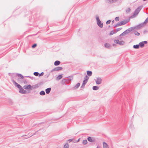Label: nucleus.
Wrapping results in <instances>:
<instances>
[{
	"label": "nucleus",
	"instance_id": "864d4df0",
	"mask_svg": "<svg viewBox=\"0 0 148 148\" xmlns=\"http://www.w3.org/2000/svg\"><path fill=\"white\" fill-rule=\"evenodd\" d=\"M114 21H112V22H113Z\"/></svg>",
	"mask_w": 148,
	"mask_h": 148
},
{
	"label": "nucleus",
	"instance_id": "f3484780",
	"mask_svg": "<svg viewBox=\"0 0 148 148\" xmlns=\"http://www.w3.org/2000/svg\"><path fill=\"white\" fill-rule=\"evenodd\" d=\"M62 77V75H59L57 77L56 79L57 80H60Z\"/></svg>",
	"mask_w": 148,
	"mask_h": 148
},
{
	"label": "nucleus",
	"instance_id": "c85d7f7f",
	"mask_svg": "<svg viewBox=\"0 0 148 148\" xmlns=\"http://www.w3.org/2000/svg\"><path fill=\"white\" fill-rule=\"evenodd\" d=\"M121 26V22L118 23L115 26V27Z\"/></svg>",
	"mask_w": 148,
	"mask_h": 148
},
{
	"label": "nucleus",
	"instance_id": "2f4dec72",
	"mask_svg": "<svg viewBox=\"0 0 148 148\" xmlns=\"http://www.w3.org/2000/svg\"><path fill=\"white\" fill-rule=\"evenodd\" d=\"M134 34L136 35H137V36H138L140 35L139 33L137 31L135 32Z\"/></svg>",
	"mask_w": 148,
	"mask_h": 148
},
{
	"label": "nucleus",
	"instance_id": "4468645a",
	"mask_svg": "<svg viewBox=\"0 0 148 148\" xmlns=\"http://www.w3.org/2000/svg\"><path fill=\"white\" fill-rule=\"evenodd\" d=\"M60 63V61L57 60L55 61L54 62V65L55 66H58L59 65Z\"/></svg>",
	"mask_w": 148,
	"mask_h": 148
},
{
	"label": "nucleus",
	"instance_id": "b1692460",
	"mask_svg": "<svg viewBox=\"0 0 148 148\" xmlns=\"http://www.w3.org/2000/svg\"><path fill=\"white\" fill-rule=\"evenodd\" d=\"M117 0H108L110 3H112L116 1Z\"/></svg>",
	"mask_w": 148,
	"mask_h": 148
},
{
	"label": "nucleus",
	"instance_id": "473e14b6",
	"mask_svg": "<svg viewBox=\"0 0 148 148\" xmlns=\"http://www.w3.org/2000/svg\"><path fill=\"white\" fill-rule=\"evenodd\" d=\"M115 20L116 21H118L119 20V17H116L115 18Z\"/></svg>",
	"mask_w": 148,
	"mask_h": 148
},
{
	"label": "nucleus",
	"instance_id": "a19ab883",
	"mask_svg": "<svg viewBox=\"0 0 148 148\" xmlns=\"http://www.w3.org/2000/svg\"><path fill=\"white\" fill-rule=\"evenodd\" d=\"M73 139H69L68 140V141H69L70 142H71V141H73Z\"/></svg>",
	"mask_w": 148,
	"mask_h": 148
},
{
	"label": "nucleus",
	"instance_id": "f704fd0d",
	"mask_svg": "<svg viewBox=\"0 0 148 148\" xmlns=\"http://www.w3.org/2000/svg\"><path fill=\"white\" fill-rule=\"evenodd\" d=\"M130 11V8H128L126 10V12L127 13L129 12Z\"/></svg>",
	"mask_w": 148,
	"mask_h": 148
},
{
	"label": "nucleus",
	"instance_id": "a18cd8bd",
	"mask_svg": "<svg viewBox=\"0 0 148 148\" xmlns=\"http://www.w3.org/2000/svg\"><path fill=\"white\" fill-rule=\"evenodd\" d=\"M97 148H100V147L99 146H97Z\"/></svg>",
	"mask_w": 148,
	"mask_h": 148
},
{
	"label": "nucleus",
	"instance_id": "09e8293b",
	"mask_svg": "<svg viewBox=\"0 0 148 148\" xmlns=\"http://www.w3.org/2000/svg\"><path fill=\"white\" fill-rule=\"evenodd\" d=\"M35 133H34V134H33V135H35Z\"/></svg>",
	"mask_w": 148,
	"mask_h": 148
},
{
	"label": "nucleus",
	"instance_id": "bb28decb",
	"mask_svg": "<svg viewBox=\"0 0 148 148\" xmlns=\"http://www.w3.org/2000/svg\"><path fill=\"white\" fill-rule=\"evenodd\" d=\"M16 75L19 77H20L21 79L23 78V76L21 74H17Z\"/></svg>",
	"mask_w": 148,
	"mask_h": 148
},
{
	"label": "nucleus",
	"instance_id": "1a4fd4ad",
	"mask_svg": "<svg viewBox=\"0 0 148 148\" xmlns=\"http://www.w3.org/2000/svg\"><path fill=\"white\" fill-rule=\"evenodd\" d=\"M19 92L22 94H26L27 93V91L24 90L22 87L19 89Z\"/></svg>",
	"mask_w": 148,
	"mask_h": 148
},
{
	"label": "nucleus",
	"instance_id": "de8ad7c7",
	"mask_svg": "<svg viewBox=\"0 0 148 148\" xmlns=\"http://www.w3.org/2000/svg\"><path fill=\"white\" fill-rule=\"evenodd\" d=\"M56 148H60V147H57Z\"/></svg>",
	"mask_w": 148,
	"mask_h": 148
},
{
	"label": "nucleus",
	"instance_id": "79ce46f5",
	"mask_svg": "<svg viewBox=\"0 0 148 148\" xmlns=\"http://www.w3.org/2000/svg\"><path fill=\"white\" fill-rule=\"evenodd\" d=\"M121 28H119L116 29L117 31H119L120 30H121Z\"/></svg>",
	"mask_w": 148,
	"mask_h": 148
},
{
	"label": "nucleus",
	"instance_id": "a211bd4d",
	"mask_svg": "<svg viewBox=\"0 0 148 148\" xmlns=\"http://www.w3.org/2000/svg\"><path fill=\"white\" fill-rule=\"evenodd\" d=\"M104 46L106 48H109L110 47V45L109 44L106 43L104 45Z\"/></svg>",
	"mask_w": 148,
	"mask_h": 148
},
{
	"label": "nucleus",
	"instance_id": "4be33fe9",
	"mask_svg": "<svg viewBox=\"0 0 148 148\" xmlns=\"http://www.w3.org/2000/svg\"><path fill=\"white\" fill-rule=\"evenodd\" d=\"M88 140L90 142H92L93 141L92 138L91 137H89L87 138Z\"/></svg>",
	"mask_w": 148,
	"mask_h": 148
},
{
	"label": "nucleus",
	"instance_id": "e433bc0d",
	"mask_svg": "<svg viewBox=\"0 0 148 148\" xmlns=\"http://www.w3.org/2000/svg\"><path fill=\"white\" fill-rule=\"evenodd\" d=\"M114 34V32L113 31H111L110 33V35H112Z\"/></svg>",
	"mask_w": 148,
	"mask_h": 148
},
{
	"label": "nucleus",
	"instance_id": "aec40b11",
	"mask_svg": "<svg viewBox=\"0 0 148 148\" xmlns=\"http://www.w3.org/2000/svg\"><path fill=\"white\" fill-rule=\"evenodd\" d=\"M139 45H135L133 46V48L134 49H138L139 48Z\"/></svg>",
	"mask_w": 148,
	"mask_h": 148
},
{
	"label": "nucleus",
	"instance_id": "6ab92c4d",
	"mask_svg": "<svg viewBox=\"0 0 148 148\" xmlns=\"http://www.w3.org/2000/svg\"><path fill=\"white\" fill-rule=\"evenodd\" d=\"M139 46L141 47H143L144 46V44L142 42H140L139 44Z\"/></svg>",
	"mask_w": 148,
	"mask_h": 148
},
{
	"label": "nucleus",
	"instance_id": "393cba45",
	"mask_svg": "<svg viewBox=\"0 0 148 148\" xmlns=\"http://www.w3.org/2000/svg\"><path fill=\"white\" fill-rule=\"evenodd\" d=\"M87 143V141L86 140H83L82 142V144L84 145H86Z\"/></svg>",
	"mask_w": 148,
	"mask_h": 148
},
{
	"label": "nucleus",
	"instance_id": "39448f33",
	"mask_svg": "<svg viewBox=\"0 0 148 148\" xmlns=\"http://www.w3.org/2000/svg\"><path fill=\"white\" fill-rule=\"evenodd\" d=\"M132 30H133V29H132V27H131L128 29H127L126 30L125 32H123L122 34H121L120 35V36L122 35H125L129 33H130V32Z\"/></svg>",
	"mask_w": 148,
	"mask_h": 148
},
{
	"label": "nucleus",
	"instance_id": "4c0bfd02",
	"mask_svg": "<svg viewBox=\"0 0 148 148\" xmlns=\"http://www.w3.org/2000/svg\"><path fill=\"white\" fill-rule=\"evenodd\" d=\"M36 46H37L36 44H34L32 45V47L33 48H34L35 47H36Z\"/></svg>",
	"mask_w": 148,
	"mask_h": 148
},
{
	"label": "nucleus",
	"instance_id": "f8f14e48",
	"mask_svg": "<svg viewBox=\"0 0 148 148\" xmlns=\"http://www.w3.org/2000/svg\"><path fill=\"white\" fill-rule=\"evenodd\" d=\"M128 22V21L127 20L123 21L121 22V25H123L127 23Z\"/></svg>",
	"mask_w": 148,
	"mask_h": 148
},
{
	"label": "nucleus",
	"instance_id": "6e6552de",
	"mask_svg": "<svg viewBox=\"0 0 148 148\" xmlns=\"http://www.w3.org/2000/svg\"><path fill=\"white\" fill-rule=\"evenodd\" d=\"M12 82L15 86L17 87L19 89L22 87V86L19 84L17 83L14 80H12Z\"/></svg>",
	"mask_w": 148,
	"mask_h": 148
},
{
	"label": "nucleus",
	"instance_id": "9b49d317",
	"mask_svg": "<svg viewBox=\"0 0 148 148\" xmlns=\"http://www.w3.org/2000/svg\"><path fill=\"white\" fill-rule=\"evenodd\" d=\"M103 148H109L108 145L105 142H103Z\"/></svg>",
	"mask_w": 148,
	"mask_h": 148
},
{
	"label": "nucleus",
	"instance_id": "412c9836",
	"mask_svg": "<svg viewBox=\"0 0 148 148\" xmlns=\"http://www.w3.org/2000/svg\"><path fill=\"white\" fill-rule=\"evenodd\" d=\"M80 85V84L79 83H78L75 86V88H78Z\"/></svg>",
	"mask_w": 148,
	"mask_h": 148
},
{
	"label": "nucleus",
	"instance_id": "ddd939ff",
	"mask_svg": "<svg viewBox=\"0 0 148 148\" xmlns=\"http://www.w3.org/2000/svg\"><path fill=\"white\" fill-rule=\"evenodd\" d=\"M51 90V88H48L45 90V91L47 94H49Z\"/></svg>",
	"mask_w": 148,
	"mask_h": 148
},
{
	"label": "nucleus",
	"instance_id": "a878e982",
	"mask_svg": "<svg viewBox=\"0 0 148 148\" xmlns=\"http://www.w3.org/2000/svg\"><path fill=\"white\" fill-rule=\"evenodd\" d=\"M69 145L67 143H66L64 146V148H68Z\"/></svg>",
	"mask_w": 148,
	"mask_h": 148
},
{
	"label": "nucleus",
	"instance_id": "58836bf2",
	"mask_svg": "<svg viewBox=\"0 0 148 148\" xmlns=\"http://www.w3.org/2000/svg\"><path fill=\"white\" fill-rule=\"evenodd\" d=\"M80 139V138H79L77 141L75 140L74 141H73L74 143H76L78 142L79 141Z\"/></svg>",
	"mask_w": 148,
	"mask_h": 148
},
{
	"label": "nucleus",
	"instance_id": "f257e3e1",
	"mask_svg": "<svg viewBox=\"0 0 148 148\" xmlns=\"http://www.w3.org/2000/svg\"><path fill=\"white\" fill-rule=\"evenodd\" d=\"M96 19L97 25L100 28H102L103 27V23L100 20L99 16L97 15L96 16Z\"/></svg>",
	"mask_w": 148,
	"mask_h": 148
},
{
	"label": "nucleus",
	"instance_id": "37998d69",
	"mask_svg": "<svg viewBox=\"0 0 148 148\" xmlns=\"http://www.w3.org/2000/svg\"><path fill=\"white\" fill-rule=\"evenodd\" d=\"M143 42V43L145 45V44H146L147 43V41H144L142 42Z\"/></svg>",
	"mask_w": 148,
	"mask_h": 148
},
{
	"label": "nucleus",
	"instance_id": "5701e85b",
	"mask_svg": "<svg viewBox=\"0 0 148 148\" xmlns=\"http://www.w3.org/2000/svg\"><path fill=\"white\" fill-rule=\"evenodd\" d=\"M40 94L41 95H44L45 94V92L44 91H42L40 92Z\"/></svg>",
	"mask_w": 148,
	"mask_h": 148
},
{
	"label": "nucleus",
	"instance_id": "423d86ee",
	"mask_svg": "<svg viewBox=\"0 0 148 148\" xmlns=\"http://www.w3.org/2000/svg\"><path fill=\"white\" fill-rule=\"evenodd\" d=\"M114 42L117 44H119L121 45H122L124 44V42L123 41H119L118 40H115Z\"/></svg>",
	"mask_w": 148,
	"mask_h": 148
},
{
	"label": "nucleus",
	"instance_id": "5fc2aeb1",
	"mask_svg": "<svg viewBox=\"0 0 148 148\" xmlns=\"http://www.w3.org/2000/svg\"><path fill=\"white\" fill-rule=\"evenodd\" d=\"M32 135H31V136H30V137H31V136H32Z\"/></svg>",
	"mask_w": 148,
	"mask_h": 148
},
{
	"label": "nucleus",
	"instance_id": "ea45409f",
	"mask_svg": "<svg viewBox=\"0 0 148 148\" xmlns=\"http://www.w3.org/2000/svg\"><path fill=\"white\" fill-rule=\"evenodd\" d=\"M39 74V76H42L43 75H44V73L43 72H42L41 73Z\"/></svg>",
	"mask_w": 148,
	"mask_h": 148
},
{
	"label": "nucleus",
	"instance_id": "2eb2a0df",
	"mask_svg": "<svg viewBox=\"0 0 148 148\" xmlns=\"http://www.w3.org/2000/svg\"><path fill=\"white\" fill-rule=\"evenodd\" d=\"M92 72L91 71H87V75L89 76H90L92 75Z\"/></svg>",
	"mask_w": 148,
	"mask_h": 148
},
{
	"label": "nucleus",
	"instance_id": "cd10ccee",
	"mask_svg": "<svg viewBox=\"0 0 148 148\" xmlns=\"http://www.w3.org/2000/svg\"><path fill=\"white\" fill-rule=\"evenodd\" d=\"M148 22V21L147 20V19L143 23H143V25L144 26L145 24H146Z\"/></svg>",
	"mask_w": 148,
	"mask_h": 148
},
{
	"label": "nucleus",
	"instance_id": "20e7f679",
	"mask_svg": "<svg viewBox=\"0 0 148 148\" xmlns=\"http://www.w3.org/2000/svg\"><path fill=\"white\" fill-rule=\"evenodd\" d=\"M23 87L26 90H32L35 88V87H34L33 86H31L30 84L25 85Z\"/></svg>",
	"mask_w": 148,
	"mask_h": 148
},
{
	"label": "nucleus",
	"instance_id": "9d476101",
	"mask_svg": "<svg viewBox=\"0 0 148 148\" xmlns=\"http://www.w3.org/2000/svg\"><path fill=\"white\" fill-rule=\"evenodd\" d=\"M62 69V67H56L54 69H53L51 71H58L61 70Z\"/></svg>",
	"mask_w": 148,
	"mask_h": 148
},
{
	"label": "nucleus",
	"instance_id": "7c9ffc66",
	"mask_svg": "<svg viewBox=\"0 0 148 148\" xmlns=\"http://www.w3.org/2000/svg\"><path fill=\"white\" fill-rule=\"evenodd\" d=\"M89 79V77L87 76V75H86L85 78V79L88 82V79Z\"/></svg>",
	"mask_w": 148,
	"mask_h": 148
},
{
	"label": "nucleus",
	"instance_id": "c03bdc74",
	"mask_svg": "<svg viewBox=\"0 0 148 148\" xmlns=\"http://www.w3.org/2000/svg\"><path fill=\"white\" fill-rule=\"evenodd\" d=\"M85 85H83V84H82V85L81 87L82 88H84V87Z\"/></svg>",
	"mask_w": 148,
	"mask_h": 148
},
{
	"label": "nucleus",
	"instance_id": "603ef678",
	"mask_svg": "<svg viewBox=\"0 0 148 148\" xmlns=\"http://www.w3.org/2000/svg\"><path fill=\"white\" fill-rule=\"evenodd\" d=\"M114 21H112V22H113Z\"/></svg>",
	"mask_w": 148,
	"mask_h": 148
},
{
	"label": "nucleus",
	"instance_id": "3c124183",
	"mask_svg": "<svg viewBox=\"0 0 148 148\" xmlns=\"http://www.w3.org/2000/svg\"><path fill=\"white\" fill-rule=\"evenodd\" d=\"M143 1H146V0H143Z\"/></svg>",
	"mask_w": 148,
	"mask_h": 148
},
{
	"label": "nucleus",
	"instance_id": "7ed1b4c3",
	"mask_svg": "<svg viewBox=\"0 0 148 148\" xmlns=\"http://www.w3.org/2000/svg\"><path fill=\"white\" fill-rule=\"evenodd\" d=\"M142 8V6H140L138 7L135 10L134 14V16H136L139 13L140 11L141 10V9Z\"/></svg>",
	"mask_w": 148,
	"mask_h": 148
},
{
	"label": "nucleus",
	"instance_id": "72a5a7b5",
	"mask_svg": "<svg viewBox=\"0 0 148 148\" xmlns=\"http://www.w3.org/2000/svg\"><path fill=\"white\" fill-rule=\"evenodd\" d=\"M87 82V81H86V80H84L83 82V85H85Z\"/></svg>",
	"mask_w": 148,
	"mask_h": 148
},
{
	"label": "nucleus",
	"instance_id": "8fccbe9b",
	"mask_svg": "<svg viewBox=\"0 0 148 148\" xmlns=\"http://www.w3.org/2000/svg\"><path fill=\"white\" fill-rule=\"evenodd\" d=\"M26 136L25 135H23V136Z\"/></svg>",
	"mask_w": 148,
	"mask_h": 148
},
{
	"label": "nucleus",
	"instance_id": "c9c22d12",
	"mask_svg": "<svg viewBox=\"0 0 148 148\" xmlns=\"http://www.w3.org/2000/svg\"><path fill=\"white\" fill-rule=\"evenodd\" d=\"M111 22V21L110 20H108L106 22V24H108L110 23Z\"/></svg>",
	"mask_w": 148,
	"mask_h": 148
},
{
	"label": "nucleus",
	"instance_id": "c756f323",
	"mask_svg": "<svg viewBox=\"0 0 148 148\" xmlns=\"http://www.w3.org/2000/svg\"><path fill=\"white\" fill-rule=\"evenodd\" d=\"M39 73L37 72H35L34 73V74L36 76H37L39 75Z\"/></svg>",
	"mask_w": 148,
	"mask_h": 148
},
{
	"label": "nucleus",
	"instance_id": "49530a36",
	"mask_svg": "<svg viewBox=\"0 0 148 148\" xmlns=\"http://www.w3.org/2000/svg\"><path fill=\"white\" fill-rule=\"evenodd\" d=\"M146 19H147V20L148 21V17Z\"/></svg>",
	"mask_w": 148,
	"mask_h": 148
},
{
	"label": "nucleus",
	"instance_id": "0eeeda50",
	"mask_svg": "<svg viewBox=\"0 0 148 148\" xmlns=\"http://www.w3.org/2000/svg\"><path fill=\"white\" fill-rule=\"evenodd\" d=\"M95 80L97 84H100L101 83L102 79L100 77H97L96 79H95Z\"/></svg>",
	"mask_w": 148,
	"mask_h": 148
},
{
	"label": "nucleus",
	"instance_id": "f03ea898",
	"mask_svg": "<svg viewBox=\"0 0 148 148\" xmlns=\"http://www.w3.org/2000/svg\"><path fill=\"white\" fill-rule=\"evenodd\" d=\"M143 26H144L143 25V23H141L138 25L136 26L132 27V29H133V30L134 29L138 30L139 29L142 27H143Z\"/></svg>",
	"mask_w": 148,
	"mask_h": 148
},
{
	"label": "nucleus",
	"instance_id": "dca6fc26",
	"mask_svg": "<svg viewBox=\"0 0 148 148\" xmlns=\"http://www.w3.org/2000/svg\"><path fill=\"white\" fill-rule=\"evenodd\" d=\"M92 89L94 90H97L99 89V87L96 86H94L93 87Z\"/></svg>",
	"mask_w": 148,
	"mask_h": 148
}]
</instances>
